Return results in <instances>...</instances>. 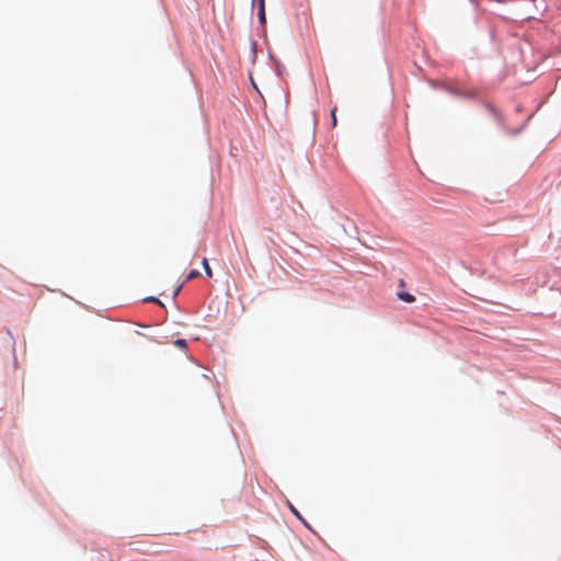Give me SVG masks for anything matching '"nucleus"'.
<instances>
[{
    "instance_id": "20e7f679",
    "label": "nucleus",
    "mask_w": 561,
    "mask_h": 561,
    "mask_svg": "<svg viewBox=\"0 0 561 561\" xmlns=\"http://www.w3.org/2000/svg\"><path fill=\"white\" fill-rule=\"evenodd\" d=\"M174 344H175L178 347L183 348V350H184V348H186V346H187V342H186V340H184V339H178V340H175Z\"/></svg>"
},
{
    "instance_id": "7ed1b4c3",
    "label": "nucleus",
    "mask_w": 561,
    "mask_h": 561,
    "mask_svg": "<svg viewBox=\"0 0 561 561\" xmlns=\"http://www.w3.org/2000/svg\"><path fill=\"white\" fill-rule=\"evenodd\" d=\"M202 265L204 267L205 274L208 277H211L213 276V271H211V268H210V266L208 264V260L206 257L203 259Z\"/></svg>"
},
{
    "instance_id": "0eeeda50",
    "label": "nucleus",
    "mask_w": 561,
    "mask_h": 561,
    "mask_svg": "<svg viewBox=\"0 0 561 561\" xmlns=\"http://www.w3.org/2000/svg\"><path fill=\"white\" fill-rule=\"evenodd\" d=\"M331 118H332V125L335 126L336 125V108L335 107L331 111Z\"/></svg>"
},
{
    "instance_id": "6e6552de",
    "label": "nucleus",
    "mask_w": 561,
    "mask_h": 561,
    "mask_svg": "<svg viewBox=\"0 0 561 561\" xmlns=\"http://www.w3.org/2000/svg\"><path fill=\"white\" fill-rule=\"evenodd\" d=\"M180 290H181V286L176 288V290L174 291V296H176Z\"/></svg>"
},
{
    "instance_id": "39448f33",
    "label": "nucleus",
    "mask_w": 561,
    "mask_h": 561,
    "mask_svg": "<svg viewBox=\"0 0 561 561\" xmlns=\"http://www.w3.org/2000/svg\"><path fill=\"white\" fill-rule=\"evenodd\" d=\"M198 276H199V272L197 270H193L186 276V280H192V279H194V278H196Z\"/></svg>"
},
{
    "instance_id": "423d86ee",
    "label": "nucleus",
    "mask_w": 561,
    "mask_h": 561,
    "mask_svg": "<svg viewBox=\"0 0 561 561\" xmlns=\"http://www.w3.org/2000/svg\"><path fill=\"white\" fill-rule=\"evenodd\" d=\"M144 301H146V302H154V304H158L160 306H163L162 302L158 298H156V297H147V298L144 299Z\"/></svg>"
},
{
    "instance_id": "f257e3e1",
    "label": "nucleus",
    "mask_w": 561,
    "mask_h": 561,
    "mask_svg": "<svg viewBox=\"0 0 561 561\" xmlns=\"http://www.w3.org/2000/svg\"><path fill=\"white\" fill-rule=\"evenodd\" d=\"M288 507L290 510V512L299 519L304 523V525L308 528H310L309 524L305 520V518L300 515V513L298 512V510L290 503L288 502Z\"/></svg>"
},
{
    "instance_id": "f03ea898",
    "label": "nucleus",
    "mask_w": 561,
    "mask_h": 561,
    "mask_svg": "<svg viewBox=\"0 0 561 561\" xmlns=\"http://www.w3.org/2000/svg\"><path fill=\"white\" fill-rule=\"evenodd\" d=\"M398 298L409 304L415 301V297L409 293H398Z\"/></svg>"
}]
</instances>
